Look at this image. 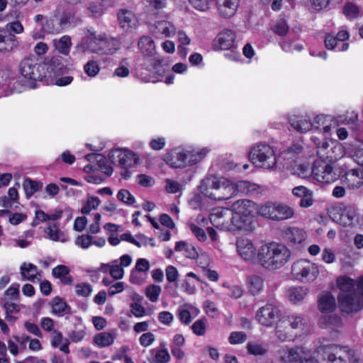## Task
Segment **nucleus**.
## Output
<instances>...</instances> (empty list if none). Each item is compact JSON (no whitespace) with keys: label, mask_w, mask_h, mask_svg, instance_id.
<instances>
[{"label":"nucleus","mask_w":363,"mask_h":363,"mask_svg":"<svg viewBox=\"0 0 363 363\" xmlns=\"http://www.w3.org/2000/svg\"><path fill=\"white\" fill-rule=\"evenodd\" d=\"M247 352L253 355H264L267 352V348L262 344L255 342H250L247 345Z\"/></svg>","instance_id":"obj_53"},{"label":"nucleus","mask_w":363,"mask_h":363,"mask_svg":"<svg viewBox=\"0 0 363 363\" xmlns=\"http://www.w3.org/2000/svg\"><path fill=\"white\" fill-rule=\"evenodd\" d=\"M138 45L141 53L145 56L152 57L156 53L155 43L150 37H141Z\"/></svg>","instance_id":"obj_38"},{"label":"nucleus","mask_w":363,"mask_h":363,"mask_svg":"<svg viewBox=\"0 0 363 363\" xmlns=\"http://www.w3.org/2000/svg\"><path fill=\"white\" fill-rule=\"evenodd\" d=\"M85 159L89 162H96L101 170L104 174L108 176H110L113 172V169L111 164V162L109 160V158H106L101 154H88L85 156Z\"/></svg>","instance_id":"obj_28"},{"label":"nucleus","mask_w":363,"mask_h":363,"mask_svg":"<svg viewBox=\"0 0 363 363\" xmlns=\"http://www.w3.org/2000/svg\"><path fill=\"white\" fill-rule=\"evenodd\" d=\"M342 180L348 189H359L363 185V169H352L345 173Z\"/></svg>","instance_id":"obj_23"},{"label":"nucleus","mask_w":363,"mask_h":363,"mask_svg":"<svg viewBox=\"0 0 363 363\" xmlns=\"http://www.w3.org/2000/svg\"><path fill=\"white\" fill-rule=\"evenodd\" d=\"M357 216L356 211L352 208H346L340 216L339 223L343 226H350Z\"/></svg>","instance_id":"obj_50"},{"label":"nucleus","mask_w":363,"mask_h":363,"mask_svg":"<svg viewBox=\"0 0 363 363\" xmlns=\"http://www.w3.org/2000/svg\"><path fill=\"white\" fill-rule=\"evenodd\" d=\"M99 34V33H97L95 30H87L84 36L76 45V52L82 54L86 52L96 54Z\"/></svg>","instance_id":"obj_15"},{"label":"nucleus","mask_w":363,"mask_h":363,"mask_svg":"<svg viewBox=\"0 0 363 363\" xmlns=\"http://www.w3.org/2000/svg\"><path fill=\"white\" fill-rule=\"evenodd\" d=\"M281 312L277 306L272 303H267L260 308L256 314L257 320L264 326H272L277 322Z\"/></svg>","instance_id":"obj_14"},{"label":"nucleus","mask_w":363,"mask_h":363,"mask_svg":"<svg viewBox=\"0 0 363 363\" xmlns=\"http://www.w3.org/2000/svg\"><path fill=\"white\" fill-rule=\"evenodd\" d=\"M164 183L165 190L169 194H176L182 191L184 189V186L182 183L171 179H165Z\"/></svg>","instance_id":"obj_54"},{"label":"nucleus","mask_w":363,"mask_h":363,"mask_svg":"<svg viewBox=\"0 0 363 363\" xmlns=\"http://www.w3.org/2000/svg\"><path fill=\"white\" fill-rule=\"evenodd\" d=\"M118 21L121 28L125 32H131L138 26V21L135 15L127 9H121L118 11Z\"/></svg>","instance_id":"obj_22"},{"label":"nucleus","mask_w":363,"mask_h":363,"mask_svg":"<svg viewBox=\"0 0 363 363\" xmlns=\"http://www.w3.org/2000/svg\"><path fill=\"white\" fill-rule=\"evenodd\" d=\"M50 344L52 347L59 348L60 351L65 354L69 353V342L67 339H64L63 335L59 330H53L50 335Z\"/></svg>","instance_id":"obj_36"},{"label":"nucleus","mask_w":363,"mask_h":363,"mask_svg":"<svg viewBox=\"0 0 363 363\" xmlns=\"http://www.w3.org/2000/svg\"><path fill=\"white\" fill-rule=\"evenodd\" d=\"M236 246L238 254L243 259L250 261L254 259L255 247L250 240L240 238L238 239Z\"/></svg>","instance_id":"obj_26"},{"label":"nucleus","mask_w":363,"mask_h":363,"mask_svg":"<svg viewBox=\"0 0 363 363\" xmlns=\"http://www.w3.org/2000/svg\"><path fill=\"white\" fill-rule=\"evenodd\" d=\"M315 352L327 363H357L354 352L346 347L320 342Z\"/></svg>","instance_id":"obj_4"},{"label":"nucleus","mask_w":363,"mask_h":363,"mask_svg":"<svg viewBox=\"0 0 363 363\" xmlns=\"http://www.w3.org/2000/svg\"><path fill=\"white\" fill-rule=\"evenodd\" d=\"M21 274L23 280L37 283L41 281L42 272L32 263L23 262L20 267Z\"/></svg>","instance_id":"obj_25"},{"label":"nucleus","mask_w":363,"mask_h":363,"mask_svg":"<svg viewBox=\"0 0 363 363\" xmlns=\"http://www.w3.org/2000/svg\"><path fill=\"white\" fill-rule=\"evenodd\" d=\"M240 5V0H216V7L219 16L230 18L235 16Z\"/></svg>","instance_id":"obj_24"},{"label":"nucleus","mask_w":363,"mask_h":363,"mask_svg":"<svg viewBox=\"0 0 363 363\" xmlns=\"http://www.w3.org/2000/svg\"><path fill=\"white\" fill-rule=\"evenodd\" d=\"M235 195H258L262 194L264 191L263 186L248 181H239L233 182Z\"/></svg>","instance_id":"obj_21"},{"label":"nucleus","mask_w":363,"mask_h":363,"mask_svg":"<svg viewBox=\"0 0 363 363\" xmlns=\"http://www.w3.org/2000/svg\"><path fill=\"white\" fill-rule=\"evenodd\" d=\"M308 294V289L304 286L292 287L288 290L289 300L294 303L301 301Z\"/></svg>","instance_id":"obj_46"},{"label":"nucleus","mask_w":363,"mask_h":363,"mask_svg":"<svg viewBox=\"0 0 363 363\" xmlns=\"http://www.w3.org/2000/svg\"><path fill=\"white\" fill-rule=\"evenodd\" d=\"M282 322L289 324L293 329L303 330L307 320L302 315H291L283 318Z\"/></svg>","instance_id":"obj_44"},{"label":"nucleus","mask_w":363,"mask_h":363,"mask_svg":"<svg viewBox=\"0 0 363 363\" xmlns=\"http://www.w3.org/2000/svg\"><path fill=\"white\" fill-rule=\"evenodd\" d=\"M236 38L235 32L231 29H224L215 38L213 47L215 50H226L233 48Z\"/></svg>","instance_id":"obj_16"},{"label":"nucleus","mask_w":363,"mask_h":363,"mask_svg":"<svg viewBox=\"0 0 363 363\" xmlns=\"http://www.w3.org/2000/svg\"><path fill=\"white\" fill-rule=\"evenodd\" d=\"M20 72L26 79L40 81L43 79L42 63H38L35 58L28 57L22 60Z\"/></svg>","instance_id":"obj_12"},{"label":"nucleus","mask_w":363,"mask_h":363,"mask_svg":"<svg viewBox=\"0 0 363 363\" xmlns=\"http://www.w3.org/2000/svg\"><path fill=\"white\" fill-rule=\"evenodd\" d=\"M200 311L191 305H184L179 308V318L184 324H189L192 319L196 318Z\"/></svg>","instance_id":"obj_33"},{"label":"nucleus","mask_w":363,"mask_h":363,"mask_svg":"<svg viewBox=\"0 0 363 363\" xmlns=\"http://www.w3.org/2000/svg\"><path fill=\"white\" fill-rule=\"evenodd\" d=\"M281 363H318L309 350L303 346H296L283 350L280 354Z\"/></svg>","instance_id":"obj_10"},{"label":"nucleus","mask_w":363,"mask_h":363,"mask_svg":"<svg viewBox=\"0 0 363 363\" xmlns=\"http://www.w3.org/2000/svg\"><path fill=\"white\" fill-rule=\"evenodd\" d=\"M248 287L253 295L259 294L264 287V279L258 274H252L247 279Z\"/></svg>","instance_id":"obj_42"},{"label":"nucleus","mask_w":363,"mask_h":363,"mask_svg":"<svg viewBox=\"0 0 363 363\" xmlns=\"http://www.w3.org/2000/svg\"><path fill=\"white\" fill-rule=\"evenodd\" d=\"M133 262L129 255H123L119 259H113L108 263H102L100 271L104 274H108L112 278L119 280L124 277V267H129Z\"/></svg>","instance_id":"obj_11"},{"label":"nucleus","mask_w":363,"mask_h":363,"mask_svg":"<svg viewBox=\"0 0 363 363\" xmlns=\"http://www.w3.org/2000/svg\"><path fill=\"white\" fill-rule=\"evenodd\" d=\"M164 161L173 168H185V152L183 147L172 149L164 155Z\"/></svg>","instance_id":"obj_18"},{"label":"nucleus","mask_w":363,"mask_h":363,"mask_svg":"<svg viewBox=\"0 0 363 363\" xmlns=\"http://www.w3.org/2000/svg\"><path fill=\"white\" fill-rule=\"evenodd\" d=\"M52 275L60 279L64 284H72L73 279L69 274V269L65 265H58L52 269Z\"/></svg>","instance_id":"obj_41"},{"label":"nucleus","mask_w":363,"mask_h":363,"mask_svg":"<svg viewBox=\"0 0 363 363\" xmlns=\"http://www.w3.org/2000/svg\"><path fill=\"white\" fill-rule=\"evenodd\" d=\"M199 193L194 195L190 199L189 204L194 209H198L202 207L204 193L202 186L199 187Z\"/></svg>","instance_id":"obj_57"},{"label":"nucleus","mask_w":363,"mask_h":363,"mask_svg":"<svg viewBox=\"0 0 363 363\" xmlns=\"http://www.w3.org/2000/svg\"><path fill=\"white\" fill-rule=\"evenodd\" d=\"M228 340L232 345L240 344L247 340V335L243 332H233L230 335Z\"/></svg>","instance_id":"obj_63"},{"label":"nucleus","mask_w":363,"mask_h":363,"mask_svg":"<svg viewBox=\"0 0 363 363\" xmlns=\"http://www.w3.org/2000/svg\"><path fill=\"white\" fill-rule=\"evenodd\" d=\"M289 29L286 21L283 18L279 19L272 28L273 31L280 36H285L288 33Z\"/></svg>","instance_id":"obj_59"},{"label":"nucleus","mask_w":363,"mask_h":363,"mask_svg":"<svg viewBox=\"0 0 363 363\" xmlns=\"http://www.w3.org/2000/svg\"><path fill=\"white\" fill-rule=\"evenodd\" d=\"M230 213L231 211L228 208H214L209 215V220L215 228L221 230H227V218L229 217V215L228 214Z\"/></svg>","instance_id":"obj_20"},{"label":"nucleus","mask_w":363,"mask_h":363,"mask_svg":"<svg viewBox=\"0 0 363 363\" xmlns=\"http://www.w3.org/2000/svg\"><path fill=\"white\" fill-rule=\"evenodd\" d=\"M250 159L252 164L260 168L281 169L280 160L275 157L273 148L266 144L254 147L250 152Z\"/></svg>","instance_id":"obj_6"},{"label":"nucleus","mask_w":363,"mask_h":363,"mask_svg":"<svg viewBox=\"0 0 363 363\" xmlns=\"http://www.w3.org/2000/svg\"><path fill=\"white\" fill-rule=\"evenodd\" d=\"M162 289L158 285L152 284L146 288L145 294L148 299L152 302L157 301Z\"/></svg>","instance_id":"obj_55"},{"label":"nucleus","mask_w":363,"mask_h":363,"mask_svg":"<svg viewBox=\"0 0 363 363\" xmlns=\"http://www.w3.org/2000/svg\"><path fill=\"white\" fill-rule=\"evenodd\" d=\"M316 149L317 159L315 160L311 169L308 164L298 163L297 160L281 162V169L291 171V174L301 178L308 177L311 173L320 182L330 183L337 178L332 164L342 157L344 147L337 143L327 141L325 138L311 137Z\"/></svg>","instance_id":"obj_1"},{"label":"nucleus","mask_w":363,"mask_h":363,"mask_svg":"<svg viewBox=\"0 0 363 363\" xmlns=\"http://www.w3.org/2000/svg\"><path fill=\"white\" fill-rule=\"evenodd\" d=\"M52 312L62 316L69 312V307L66 302L60 297H55L52 301Z\"/></svg>","instance_id":"obj_48"},{"label":"nucleus","mask_w":363,"mask_h":363,"mask_svg":"<svg viewBox=\"0 0 363 363\" xmlns=\"http://www.w3.org/2000/svg\"><path fill=\"white\" fill-rule=\"evenodd\" d=\"M287 239L293 244H301L306 238V232L298 228H290L286 233Z\"/></svg>","instance_id":"obj_45"},{"label":"nucleus","mask_w":363,"mask_h":363,"mask_svg":"<svg viewBox=\"0 0 363 363\" xmlns=\"http://www.w3.org/2000/svg\"><path fill=\"white\" fill-rule=\"evenodd\" d=\"M106 243V240L104 237L93 238L88 234L79 235L74 240L75 245L84 250L88 249L92 245L98 247H103Z\"/></svg>","instance_id":"obj_27"},{"label":"nucleus","mask_w":363,"mask_h":363,"mask_svg":"<svg viewBox=\"0 0 363 363\" xmlns=\"http://www.w3.org/2000/svg\"><path fill=\"white\" fill-rule=\"evenodd\" d=\"M174 249L177 252H182V254L188 258L196 259L198 257L196 249L184 241L176 242Z\"/></svg>","instance_id":"obj_47"},{"label":"nucleus","mask_w":363,"mask_h":363,"mask_svg":"<svg viewBox=\"0 0 363 363\" xmlns=\"http://www.w3.org/2000/svg\"><path fill=\"white\" fill-rule=\"evenodd\" d=\"M207 184L209 189H215L217 193L213 194L209 193L206 188V196H208L215 200H227L235 196L233 182L226 179H216V178H208Z\"/></svg>","instance_id":"obj_8"},{"label":"nucleus","mask_w":363,"mask_h":363,"mask_svg":"<svg viewBox=\"0 0 363 363\" xmlns=\"http://www.w3.org/2000/svg\"><path fill=\"white\" fill-rule=\"evenodd\" d=\"M96 55L108 56L116 54L121 49L119 40L106 33H99Z\"/></svg>","instance_id":"obj_13"},{"label":"nucleus","mask_w":363,"mask_h":363,"mask_svg":"<svg viewBox=\"0 0 363 363\" xmlns=\"http://www.w3.org/2000/svg\"><path fill=\"white\" fill-rule=\"evenodd\" d=\"M336 307L335 297L329 292L322 294L318 298V308L323 313H331Z\"/></svg>","instance_id":"obj_34"},{"label":"nucleus","mask_w":363,"mask_h":363,"mask_svg":"<svg viewBox=\"0 0 363 363\" xmlns=\"http://www.w3.org/2000/svg\"><path fill=\"white\" fill-rule=\"evenodd\" d=\"M43 79L53 80L55 77L62 75L66 71L65 65L59 58H52L49 61L42 63Z\"/></svg>","instance_id":"obj_17"},{"label":"nucleus","mask_w":363,"mask_h":363,"mask_svg":"<svg viewBox=\"0 0 363 363\" xmlns=\"http://www.w3.org/2000/svg\"><path fill=\"white\" fill-rule=\"evenodd\" d=\"M343 13L347 18L352 19L358 16L359 9L354 4L347 3L343 7Z\"/></svg>","instance_id":"obj_60"},{"label":"nucleus","mask_w":363,"mask_h":363,"mask_svg":"<svg viewBox=\"0 0 363 363\" xmlns=\"http://www.w3.org/2000/svg\"><path fill=\"white\" fill-rule=\"evenodd\" d=\"M84 71L89 77H96L101 71L99 62L96 60H89L84 65Z\"/></svg>","instance_id":"obj_51"},{"label":"nucleus","mask_w":363,"mask_h":363,"mask_svg":"<svg viewBox=\"0 0 363 363\" xmlns=\"http://www.w3.org/2000/svg\"><path fill=\"white\" fill-rule=\"evenodd\" d=\"M118 201L127 205H132L135 203V197L127 189H121L117 194Z\"/></svg>","instance_id":"obj_58"},{"label":"nucleus","mask_w":363,"mask_h":363,"mask_svg":"<svg viewBox=\"0 0 363 363\" xmlns=\"http://www.w3.org/2000/svg\"><path fill=\"white\" fill-rule=\"evenodd\" d=\"M185 152V167L194 165L203 160V149L197 146L184 147Z\"/></svg>","instance_id":"obj_30"},{"label":"nucleus","mask_w":363,"mask_h":363,"mask_svg":"<svg viewBox=\"0 0 363 363\" xmlns=\"http://www.w3.org/2000/svg\"><path fill=\"white\" fill-rule=\"evenodd\" d=\"M45 232L48 238L54 242L65 243L69 240L68 235L56 223L49 225Z\"/></svg>","instance_id":"obj_37"},{"label":"nucleus","mask_w":363,"mask_h":363,"mask_svg":"<svg viewBox=\"0 0 363 363\" xmlns=\"http://www.w3.org/2000/svg\"><path fill=\"white\" fill-rule=\"evenodd\" d=\"M40 325L41 328L48 333H53V330H55V321L48 317H43L40 319Z\"/></svg>","instance_id":"obj_62"},{"label":"nucleus","mask_w":363,"mask_h":363,"mask_svg":"<svg viewBox=\"0 0 363 363\" xmlns=\"http://www.w3.org/2000/svg\"><path fill=\"white\" fill-rule=\"evenodd\" d=\"M303 152V147L301 144H293L280 154L279 160H283L284 162L297 160Z\"/></svg>","instance_id":"obj_35"},{"label":"nucleus","mask_w":363,"mask_h":363,"mask_svg":"<svg viewBox=\"0 0 363 363\" xmlns=\"http://www.w3.org/2000/svg\"><path fill=\"white\" fill-rule=\"evenodd\" d=\"M17 46L16 37L13 34H7L4 29L0 28V52H11Z\"/></svg>","instance_id":"obj_31"},{"label":"nucleus","mask_w":363,"mask_h":363,"mask_svg":"<svg viewBox=\"0 0 363 363\" xmlns=\"http://www.w3.org/2000/svg\"><path fill=\"white\" fill-rule=\"evenodd\" d=\"M92 291V286L89 284L79 283L75 286V293L78 296L88 297Z\"/></svg>","instance_id":"obj_56"},{"label":"nucleus","mask_w":363,"mask_h":363,"mask_svg":"<svg viewBox=\"0 0 363 363\" xmlns=\"http://www.w3.org/2000/svg\"><path fill=\"white\" fill-rule=\"evenodd\" d=\"M290 255V251L285 245L271 242L259 249L257 259L264 268L274 270L283 267L288 262Z\"/></svg>","instance_id":"obj_3"},{"label":"nucleus","mask_w":363,"mask_h":363,"mask_svg":"<svg viewBox=\"0 0 363 363\" xmlns=\"http://www.w3.org/2000/svg\"><path fill=\"white\" fill-rule=\"evenodd\" d=\"M228 217V228L227 230L235 232L245 229L247 223V216L240 215L239 213L231 211Z\"/></svg>","instance_id":"obj_32"},{"label":"nucleus","mask_w":363,"mask_h":363,"mask_svg":"<svg viewBox=\"0 0 363 363\" xmlns=\"http://www.w3.org/2000/svg\"><path fill=\"white\" fill-rule=\"evenodd\" d=\"M254 203L250 200L240 199L234 202L232 206L231 211L239 213L240 215L246 216L250 212V208L253 206Z\"/></svg>","instance_id":"obj_43"},{"label":"nucleus","mask_w":363,"mask_h":363,"mask_svg":"<svg viewBox=\"0 0 363 363\" xmlns=\"http://www.w3.org/2000/svg\"><path fill=\"white\" fill-rule=\"evenodd\" d=\"M189 225L191 231L198 240L203 241L204 230L203 227L204 226V215L199 214L196 219L190 221Z\"/></svg>","instance_id":"obj_40"},{"label":"nucleus","mask_w":363,"mask_h":363,"mask_svg":"<svg viewBox=\"0 0 363 363\" xmlns=\"http://www.w3.org/2000/svg\"><path fill=\"white\" fill-rule=\"evenodd\" d=\"M318 274V266L307 259L297 260L291 266L292 276L296 280L303 283L313 281Z\"/></svg>","instance_id":"obj_9"},{"label":"nucleus","mask_w":363,"mask_h":363,"mask_svg":"<svg viewBox=\"0 0 363 363\" xmlns=\"http://www.w3.org/2000/svg\"><path fill=\"white\" fill-rule=\"evenodd\" d=\"M338 301L342 313L350 314L357 313L363 308V277L357 284L347 277H339L337 280Z\"/></svg>","instance_id":"obj_2"},{"label":"nucleus","mask_w":363,"mask_h":363,"mask_svg":"<svg viewBox=\"0 0 363 363\" xmlns=\"http://www.w3.org/2000/svg\"><path fill=\"white\" fill-rule=\"evenodd\" d=\"M26 195L29 197L38 189V184L30 179H26L23 184Z\"/></svg>","instance_id":"obj_61"},{"label":"nucleus","mask_w":363,"mask_h":363,"mask_svg":"<svg viewBox=\"0 0 363 363\" xmlns=\"http://www.w3.org/2000/svg\"><path fill=\"white\" fill-rule=\"evenodd\" d=\"M257 213L265 218L273 220H283L291 218L294 210L281 203L267 202L259 206Z\"/></svg>","instance_id":"obj_7"},{"label":"nucleus","mask_w":363,"mask_h":363,"mask_svg":"<svg viewBox=\"0 0 363 363\" xmlns=\"http://www.w3.org/2000/svg\"><path fill=\"white\" fill-rule=\"evenodd\" d=\"M320 120H322V118L317 116L313 123H312L308 116L294 115L289 118V121L291 127L295 130L301 133H305L310 130L313 126L318 129L319 128L315 125V123H318Z\"/></svg>","instance_id":"obj_19"},{"label":"nucleus","mask_w":363,"mask_h":363,"mask_svg":"<svg viewBox=\"0 0 363 363\" xmlns=\"http://www.w3.org/2000/svg\"><path fill=\"white\" fill-rule=\"evenodd\" d=\"M53 44L59 52L67 55L72 45L71 38L69 35H63L59 40H54Z\"/></svg>","instance_id":"obj_49"},{"label":"nucleus","mask_w":363,"mask_h":363,"mask_svg":"<svg viewBox=\"0 0 363 363\" xmlns=\"http://www.w3.org/2000/svg\"><path fill=\"white\" fill-rule=\"evenodd\" d=\"M176 27L169 21H160L155 23L153 34L160 38H169L176 33Z\"/></svg>","instance_id":"obj_29"},{"label":"nucleus","mask_w":363,"mask_h":363,"mask_svg":"<svg viewBox=\"0 0 363 363\" xmlns=\"http://www.w3.org/2000/svg\"><path fill=\"white\" fill-rule=\"evenodd\" d=\"M116 333L112 332H103L96 335L94 337V344L99 347H106L111 345L116 339Z\"/></svg>","instance_id":"obj_39"},{"label":"nucleus","mask_w":363,"mask_h":363,"mask_svg":"<svg viewBox=\"0 0 363 363\" xmlns=\"http://www.w3.org/2000/svg\"><path fill=\"white\" fill-rule=\"evenodd\" d=\"M109 160L114 165L121 167L123 171L121 176L125 179L131 177L130 168L135 167L139 163V156L128 149L116 148L111 150L108 154Z\"/></svg>","instance_id":"obj_5"},{"label":"nucleus","mask_w":363,"mask_h":363,"mask_svg":"<svg viewBox=\"0 0 363 363\" xmlns=\"http://www.w3.org/2000/svg\"><path fill=\"white\" fill-rule=\"evenodd\" d=\"M165 145L166 139L164 137L154 138L149 143L150 147L154 150H161L164 147Z\"/></svg>","instance_id":"obj_64"},{"label":"nucleus","mask_w":363,"mask_h":363,"mask_svg":"<svg viewBox=\"0 0 363 363\" xmlns=\"http://www.w3.org/2000/svg\"><path fill=\"white\" fill-rule=\"evenodd\" d=\"M101 203L100 199L96 196H89L81 212L82 214H89L92 210L96 209Z\"/></svg>","instance_id":"obj_52"}]
</instances>
